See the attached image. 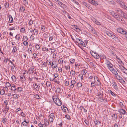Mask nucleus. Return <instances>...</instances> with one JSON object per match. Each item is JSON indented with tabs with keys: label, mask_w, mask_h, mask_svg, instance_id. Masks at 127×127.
<instances>
[{
	"label": "nucleus",
	"mask_w": 127,
	"mask_h": 127,
	"mask_svg": "<svg viewBox=\"0 0 127 127\" xmlns=\"http://www.w3.org/2000/svg\"><path fill=\"white\" fill-rule=\"evenodd\" d=\"M25 9V8L24 7L22 6L20 7V10L21 12H24Z\"/></svg>",
	"instance_id": "nucleus-25"
},
{
	"label": "nucleus",
	"mask_w": 127,
	"mask_h": 127,
	"mask_svg": "<svg viewBox=\"0 0 127 127\" xmlns=\"http://www.w3.org/2000/svg\"><path fill=\"white\" fill-rule=\"evenodd\" d=\"M90 53L92 56L96 59H99L100 58V56L98 54L95 52H94L93 51H91Z\"/></svg>",
	"instance_id": "nucleus-2"
},
{
	"label": "nucleus",
	"mask_w": 127,
	"mask_h": 127,
	"mask_svg": "<svg viewBox=\"0 0 127 127\" xmlns=\"http://www.w3.org/2000/svg\"><path fill=\"white\" fill-rule=\"evenodd\" d=\"M65 117L68 120H70V116L69 115L67 114L65 116Z\"/></svg>",
	"instance_id": "nucleus-54"
},
{
	"label": "nucleus",
	"mask_w": 127,
	"mask_h": 127,
	"mask_svg": "<svg viewBox=\"0 0 127 127\" xmlns=\"http://www.w3.org/2000/svg\"><path fill=\"white\" fill-rule=\"evenodd\" d=\"M20 36L19 35H17L15 37L16 39L19 40L20 39Z\"/></svg>",
	"instance_id": "nucleus-56"
},
{
	"label": "nucleus",
	"mask_w": 127,
	"mask_h": 127,
	"mask_svg": "<svg viewBox=\"0 0 127 127\" xmlns=\"http://www.w3.org/2000/svg\"><path fill=\"white\" fill-rule=\"evenodd\" d=\"M53 80L54 81V82L55 83H57L58 84H59L60 83V82L59 81H57L56 79H55V78H54V79H53Z\"/></svg>",
	"instance_id": "nucleus-37"
},
{
	"label": "nucleus",
	"mask_w": 127,
	"mask_h": 127,
	"mask_svg": "<svg viewBox=\"0 0 127 127\" xmlns=\"http://www.w3.org/2000/svg\"><path fill=\"white\" fill-rule=\"evenodd\" d=\"M28 39V37L27 36H24L23 38V40L24 41H27Z\"/></svg>",
	"instance_id": "nucleus-34"
},
{
	"label": "nucleus",
	"mask_w": 127,
	"mask_h": 127,
	"mask_svg": "<svg viewBox=\"0 0 127 127\" xmlns=\"http://www.w3.org/2000/svg\"><path fill=\"white\" fill-rule=\"evenodd\" d=\"M60 6L62 8L65 7V5L62 2L61 4V6Z\"/></svg>",
	"instance_id": "nucleus-60"
},
{
	"label": "nucleus",
	"mask_w": 127,
	"mask_h": 127,
	"mask_svg": "<svg viewBox=\"0 0 127 127\" xmlns=\"http://www.w3.org/2000/svg\"><path fill=\"white\" fill-rule=\"evenodd\" d=\"M40 97L41 96H40L38 94L35 95H34V97L36 99H41V98Z\"/></svg>",
	"instance_id": "nucleus-22"
},
{
	"label": "nucleus",
	"mask_w": 127,
	"mask_h": 127,
	"mask_svg": "<svg viewBox=\"0 0 127 127\" xmlns=\"http://www.w3.org/2000/svg\"><path fill=\"white\" fill-rule=\"evenodd\" d=\"M9 107H8L7 106H6L5 107V109L3 111L4 112V111L6 113L8 111V110L9 109Z\"/></svg>",
	"instance_id": "nucleus-19"
},
{
	"label": "nucleus",
	"mask_w": 127,
	"mask_h": 127,
	"mask_svg": "<svg viewBox=\"0 0 127 127\" xmlns=\"http://www.w3.org/2000/svg\"><path fill=\"white\" fill-rule=\"evenodd\" d=\"M117 75V76H116V77L117 79V80H120L122 79V78L120 76L118 75H118Z\"/></svg>",
	"instance_id": "nucleus-40"
},
{
	"label": "nucleus",
	"mask_w": 127,
	"mask_h": 127,
	"mask_svg": "<svg viewBox=\"0 0 127 127\" xmlns=\"http://www.w3.org/2000/svg\"><path fill=\"white\" fill-rule=\"evenodd\" d=\"M4 5L5 7L8 8L9 6V4L8 3L6 2L5 3Z\"/></svg>",
	"instance_id": "nucleus-45"
},
{
	"label": "nucleus",
	"mask_w": 127,
	"mask_h": 127,
	"mask_svg": "<svg viewBox=\"0 0 127 127\" xmlns=\"http://www.w3.org/2000/svg\"><path fill=\"white\" fill-rule=\"evenodd\" d=\"M118 111L120 114H125L126 113V112L124 109H119V110Z\"/></svg>",
	"instance_id": "nucleus-9"
},
{
	"label": "nucleus",
	"mask_w": 127,
	"mask_h": 127,
	"mask_svg": "<svg viewBox=\"0 0 127 127\" xmlns=\"http://www.w3.org/2000/svg\"><path fill=\"white\" fill-rule=\"evenodd\" d=\"M100 58L101 59H105L106 58V56L104 55H101L100 56Z\"/></svg>",
	"instance_id": "nucleus-29"
},
{
	"label": "nucleus",
	"mask_w": 127,
	"mask_h": 127,
	"mask_svg": "<svg viewBox=\"0 0 127 127\" xmlns=\"http://www.w3.org/2000/svg\"><path fill=\"white\" fill-rule=\"evenodd\" d=\"M75 60V59H71L70 60V63L72 64L74 62Z\"/></svg>",
	"instance_id": "nucleus-51"
},
{
	"label": "nucleus",
	"mask_w": 127,
	"mask_h": 127,
	"mask_svg": "<svg viewBox=\"0 0 127 127\" xmlns=\"http://www.w3.org/2000/svg\"><path fill=\"white\" fill-rule=\"evenodd\" d=\"M114 17H115L116 19H119L120 20V16L118 14L114 13Z\"/></svg>",
	"instance_id": "nucleus-13"
},
{
	"label": "nucleus",
	"mask_w": 127,
	"mask_h": 127,
	"mask_svg": "<svg viewBox=\"0 0 127 127\" xmlns=\"http://www.w3.org/2000/svg\"><path fill=\"white\" fill-rule=\"evenodd\" d=\"M112 72L116 75H118V73L117 72L115 69L113 71H112Z\"/></svg>",
	"instance_id": "nucleus-59"
},
{
	"label": "nucleus",
	"mask_w": 127,
	"mask_h": 127,
	"mask_svg": "<svg viewBox=\"0 0 127 127\" xmlns=\"http://www.w3.org/2000/svg\"><path fill=\"white\" fill-rule=\"evenodd\" d=\"M5 92L3 90H1L0 91V94L1 95H3L5 94Z\"/></svg>",
	"instance_id": "nucleus-32"
},
{
	"label": "nucleus",
	"mask_w": 127,
	"mask_h": 127,
	"mask_svg": "<svg viewBox=\"0 0 127 127\" xmlns=\"http://www.w3.org/2000/svg\"><path fill=\"white\" fill-rule=\"evenodd\" d=\"M121 70L123 73L127 74V69L124 67H123V68Z\"/></svg>",
	"instance_id": "nucleus-16"
},
{
	"label": "nucleus",
	"mask_w": 127,
	"mask_h": 127,
	"mask_svg": "<svg viewBox=\"0 0 127 127\" xmlns=\"http://www.w3.org/2000/svg\"><path fill=\"white\" fill-rule=\"evenodd\" d=\"M70 73H72V75L74 76L75 75V71H73L72 70L71 71Z\"/></svg>",
	"instance_id": "nucleus-42"
},
{
	"label": "nucleus",
	"mask_w": 127,
	"mask_h": 127,
	"mask_svg": "<svg viewBox=\"0 0 127 127\" xmlns=\"http://www.w3.org/2000/svg\"><path fill=\"white\" fill-rule=\"evenodd\" d=\"M40 45L38 44H36L35 46V48L36 49H39L40 48Z\"/></svg>",
	"instance_id": "nucleus-49"
},
{
	"label": "nucleus",
	"mask_w": 127,
	"mask_h": 127,
	"mask_svg": "<svg viewBox=\"0 0 127 127\" xmlns=\"http://www.w3.org/2000/svg\"><path fill=\"white\" fill-rule=\"evenodd\" d=\"M127 32L125 30L123 29V31H122V32H121V33H122L123 34H125L126 35L127 34H126Z\"/></svg>",
	"instance_id": "nucleus-50"
},
{
	"label": "nucleus",
	"mask_w": 127,
	"mask_h": 127,
	"mask_svg": "<svg viewBox=\"0 0 127 127\" xmlns=\"http://www.w3.org/2000/svg\"><path fill=\"white\" fill-rule=\"evenodd\" d=\"M56 87L57 88L56 89V90L55 92H56V93L57 92L58 94H59L61 91V89L60 88H59V87H58V86H57Z\"/></svg>",
	"instance_id": "nucleus-17"
},
{
	"label": "nucleus",
	"mask_w": 127,
	"mask_h": 127,
	"mask_svg": "<svg viewBox=\"0 0 127 127\" xmlns=\"http://www.w3.org/2000/svg\"><path fill=\"white\" fill-rule=\"evenodd\" d=\"M121 5L122 6V7L124 9L127 10V7L123 3Z\"/></svg>",
	"instance_id": "nucleus-27"
},
{
	"label": "nucleus",
	"mask_w": 127,
	"mask_h": 127,
	"mask_svg": "<svg viewBox=\"0 0 127 127\" xmlns=\"http://www.w3.org/2000/svg\"><path fill=\"white\" fill-rule=\"evenodd\" d=\"M81 45L83 47H86V45L81 40L80 42L79 43V45Z\"/></svg>",
	"instance_id": "nucleus-23"
},
{
	"label": "nucleus",
	"mask_w": 127,
	"mask_h": 127,
	"mask_svg": "<svg viewBox=\"0 0 127 127\" xmlns=\"http://www.w3.org/2000/svg\"><path fill=\"white\" fill-rule=\"evenodd\" d=\"M3 120L2 122L3 123H6V121L7 120L6 118L5 117H3L2 118Z\"/></svg>",
	"instance_id": "nucleus-48"
},
{
	"label": "nucleus",
	"mask_w": 127,
	"mask_h": 127,
	"mask_svg": "<svg viewBox=\"0 0 127 127\" xmlns=\"http://www.w3.org/2000/svg\"><path fill=\"white\" fill-rule=\"evenodd\" d=\"M95 82H92L91 83V86L92 87H94L95 86Z\"/></svg>",
	"instance_id": "nucleus-31"
},
{
	"label": "nucleus",
	"mask_w": 127,
	"mask_h": 127,
	"mask_svg": "<svg viewBox=\"0 0 127 127\" xmlns=\"http://www.w3.org/2000/svg\"><path fill=\"white\" fill-rule=\"evenodd\" d=\"M22 88L21 87H18L17 88V89L16 91L18 92L21 91H22Z\"/></svg>",
	"instance_id": "nucleus-33"
},
{
	"label": "nucleus",
	"mask_w": 127,
	"mask_h": 127,
	"mask_svg": "<svg viewBox=\"0 0 127 127\" xmlns=\"http://www.w3.org/2000/svg\"><path fill=\"white\" fill-rule=\"evenodd\" d=\"M12 95L13 96V97L14 98L16 99H18V95L16 94H13Z\"/></svg>",
	"instance_id": "nucleus-20"
},
{
	"label": "nucleus",
	"mask_w": 127,
	"mask_h": 127,
	"mask_svg": "<svg viewBox=\"0 0 127 127\" xmlns=\"http://www.w3.org/2000/svg\"><path fill=\"white\" fill-rule=\"evenodd\" d=\"M82 85V84L80 82H79L77 84V86L78 87H81Z\"/></svg>",
	"instance_id": "nucleus-39"
},
{
	"label": "nucleus",
	"mask_w": 127,
	"mask_h": 127,
	"mask_svg": "<svg viewBox=\"0 0 127 127\" xmlns=\"http://www.w3.org/2000/svg\"><path fill=\"white\" fill-rule=\"evenodd\" d=\"M108 92H109L113 96H116L117 95L116 94H115L111 90H108Z\"/></svg>",
	"instance_id": "nucleus-10"
},
{
	"label": "nucleus",
	"mask_w": 127,
	"mask_h": 127,
	"mask_svg": "<svg viewBox=\"0 0 127 127\" xmlns=\"http://www.w3.org/2000/svg\"><path fill=\"white\" fill-rule=\"evenodd\" d=\"M71 83L72 84L74 85L76 83V81L74 80H72L71 82Z\"/></svg>",
	"instance_id": "nucleus-63"
},
{
	"label": "nucleus",
	"mask_w": 127,
	"mask_h": 127,
	"mask_svg": "<svg viewBox=\"0 0 127 127\" xmlns=\"http://www.w3.org/2000/svg\"><path fill=\"white\" fill-rule=\"evenodd\" d=\"M49 121L50 122H52L53 121V119L52 117H49Z\"/></svg>",
	"instance_id": "nucleus-35"
},
{
	"label": "nucleus",
	"mask_w": 127,
	"mask_h": 127,
	"mask_svg": "<svg viewBox=\"0 0 127 127\" xmlns=\"http://www.w3.org/2000/svg\"><path fill=\"white\" fill-rule=\"evenodd\" d=\"M117 31L118 32L121 33L123 31V29L121 28H119L117 29Z\"/></svg>",
	"instance_id": "nucleus-28"
},
{
	"label": "nucleus",
	"mask_w": 127,
	"mask_h": 127,
	"mask_svg": "<svg viewBox=\"0 0 127 127\" xmlns=\"http://www.w3.org/2000/svg\"><path fill=\"white\" fill-rule=\"evenodd\" d=\"M33 71L32 68L31 69L30 68L28 69V71L29 72V73L31 74L32 73Z\"/></svg>",
	"instance_id": "nucleus-41"
},
{
	"label": "nucleus",
	"mask_w": 127,
	"mask_h": 127,
	"mask_svg": "<svg viewBox=\"0 0 127 127\" xmlns=\"http://www.w3.org/2000/svg\"><path fill=\"white\" fill-rule=\"evenodd\" d=\"M83 4L84 5L89 9L90 10L92 9V8L90 7V5L88 4H87L86 3L84 2L83 3Z\"/></svg>",
	"instance_id": "nucleus-12"
},
{
	"label": "nucleus",
	"mask_w": 127,
	"mask_h": 127,
	"mask_svg": "<svg viewBox=\"0 0 127 127\" xmlns=\"http://www.w3.org/2000/svg\"><path fill=\"white\" fill-rule=\"evenodd\" d=\"M58 62L59 64H62L63 62V60L62 58H61L59 59L58 61Z\"/></svg>",
	"instance_id": "nucleus-18"
},
{
	"label": "nucleus",
	"mask_w": 127,
	"mask_h": 127,
	"mask_svg": "<svg viewBox=\"0 0 127 127\" xmlns=\"http://www.w3.org/2000/svg\"><path fill=\"white\" fill-rule=\"evenodd\" d=\"M113 84L114 85V88L116 90H117L118 89L117 85L116 83L115 82H114L113 83Z\"/></svg>",
	"instance_id": "nucleus-15"
},
{
	"label": "nucleus",
	"mask_w": 127,
	"mask_h": 127,
	"mask_svg": "<svg viewBox=\"0 0 127 127\" xmlns=\"http://www.w3.org/2000/svg\"><path fill=\"white\" fill-rule=\"evenodd\" d=\"M35 86H34V89L37 91H39V87L38 85L36 83H35Z\"/></svg>",
	"instance_id": "nucleus-14"
},
{
	"label": "nucleus",
	"mask_w": 127,
	"mask_h": 127,
	"mask_svg": "<svg viewBox=\"0 0 127 127\" xmlns=\"http://www.w3.org/2000/svg\"><path fill=\"white\" fill-rule=\"evenodd\" d=\"M116 2L118 3H119L121 5L123 3L121 1V0H116Z\"/></svg>",
	"instance_id": "nucleus-43"
},
{
	"label": "nucleus",
	"mask_w": 127,
	"mask_h": 127,
	"mask_svg": "<svg viewBox=\"0 0 127 127\" xmlns=\"http://www.w3.org/2000/svg\"><path fill=\"white\" fill-rule=\"evenodd\" d=\"M112 117L115 118L116 119H117V115H116L115 114H113V115Z\"/></svg>",
	"instance_id": "nucleus-62"
},
{
	"label": "nucleus",
	"mask_w": 127,
	"mask_h": 127,
	"mask_svg": "<svg viewBox=\"0 0 127 127\" xmlns=\"http://www.w3.org/2000/svg\"><path fill=\"white\" fill-rule=\"evenodd\" d=\"M49 5L50 6H53V5L52 2L50 0H49L48 3Z\"/></svg>",
	"instance_id": "nucleus-26"
},
{
	"label": "nucleus",
	"mask_w": 127,
	"mask_h": 127,
	"mask_svg": "<svg viewBox=\"0 0 127 127\" xmlns=\"http://www.w3.org/2000/svg\"><path fill=\"white\" fill-rule=\"evenodd\" d=\"M42 66L43 67H46L47 66L46 63L45 62H44L42 64Z\"/></svg>",
	"instance_id": "nucleus-53"
},
{
	"label": "nucleus",
	"mask_w": 127,
	"mask_h": 127,
	"mask_svg": "<svg viewBox=\"0 0 127 127\" xmlns=\"http://www.w3.org/2000/svg\"><path fill=\"white\" fill-rule=\"evenodd\" d=\"M11 90L14 91V93H16L17 90V89L16 88L15 86H12L11 87Z\"/></svg>",
	"instance_id": "nucleus-11"
},
{
	"label": "nucleus",
	"mask_w": 127,
	"mask_h": 127,
	"mask_svg": "<svg viewBox=\"0 0 127 127\" xmlns=\"http://www.w3.org/2000/svg\"><path fill=\"white\" fill-rule=\"evenodd\" d=\"M89 2L93 5H98L97 2L95 0H89Z\"/></svg>",
	"instance_id": "nucleus-5"
},
{
	"label": "nucleus",
	"mask_w": 127,
	"mask_h": 127,
	"mask_svg": "<svg viewBox=\"0 0 127 127\" xmlns=\"http://www.w3.org/2000/svg\"><path fill=\"white\" fill-rule=\"evenodd\" d=\"M44 125H45V126H46V124L45 123L42 124L40 122L38 124V126L40 127H42L44 126Z\"/></svg>",
	"instance_id": "nucleus-38"
},
{
	"label": "nucleus",
	"mask_w": 127,
	"mask_h": 127,
	"mask_svg": "<svg viewBox=\"0 0 127 127\" xmlns=\"http://www.w3.org/2000/svg\"><path fill=\"white\" fill-rule=\"evenodd\" d=\"M25 29L23 27H22L21 28L20 31L23 33H24L25 32Z\"/></svg>",
	"instance_id": "nucleus-47"
},
{
	"label": "nucleus",
	"mask_w": 127,
	"mask_h": 127,
	"mask_svg": "<svg viewBox=\"0 0 127 127\" xmlns=\"http://www.w3.org/2000/svg\"><path fill=\"white\" fill-rule=\"evenodd\" d=\"M58 65V64L55 61H53L51 64V66L52 68L54 69Z\"/></svg>",
	"instance_id": "nucleus-3"
},
{
	"label": "nucleus",
	"mask_w": 127,
	"mask_h": 127,
	"mask_svg": "<svg viewBox=\"0 0 127 127\" xmlns=\"http://www.w3.org/2000/svg\"><path fill=\"white\" fill-rule=\"evenodd\" d=\"M120 82L122 83L123 84H125L126 83L124 81V80L123 79V78L121 79V80H120Z\"/></svg>",
	"instance_id": "nucleus-52"
},
{
	"label": "nucleus",
	"mask_w": 127,
	"mask_h": 127,
	"mask_svg": "<svg viewBox=\"0 0 127 127\" xmlns=\"http://www.w3.org/2000/svg\"><path fill=\"white\" fill-rule=\"evenodd\" d=\"M18 48L16 46H14L12 51V52H13L14 54L15 53L17 52L18 51Z\"/></svg>",
	"instance_id": "nucleus-7"
},
{
	"label": "nucleus",
	"mask_w": 127,
	"mask_h": 127,
	"mask_svg": "<svg viewBox=\"0 0 127 127\" xmlns=\"http://www.w3.org/2000/svg\"><path fill=\"white\" fill-rule=\"evenodd\" d=\"M65 68L66 69V70L67 71H68V72L70 71V67L69 65L66 66H65Z\"/></svg>",
	"instance_id": "nucleus-24"
},
{
	"label": "nucleus",
	"mask_w": 127,
	"mask_h": 127,
	"mask_svg": "<svg viewBox=\"0 0 127 127\" xmlns=\"http://www.w3.org/2000/svg\"><path fill=\"white\" fill-rule=\"evenodd\" d=\"M33 57H34V59H35L37 57V54L36 53H34L33 54Z\"/></svg>",
	"instance_id": "nucleus-61"
},
{
	"label": "nucleus",
	"mask_w": 127,
	"mask_h": 127,
	"mask_svg": "<svg viewBox=\"0 0 127 127\" xmlns=\"http://www.w3.org/2000/svg\"><path fill=\"white\" fill-rule=\"evenodd\" d=\"M8 16L9 18V23H12L13 21V18L12 16L10 15H8Z\"/></svg>",
	"instance_id": "nucleus-6"
},
{
	"label": "nucleus",
	"mask_w": 127,
	"mask_h": 127,
	"mask_svg": "<svg viewBox=\"0 0 127 127\" xmlns=\"http://www.w3.org/2000/svg\"><path fill=\"white\" fill-rule=\"evenodd\" d=\"M53 99L54 102L57 105L60 106L61 105V102L57 96H55L53 98Z\"/></svg>",
	"instance_id": "nucleus-1"
},
{
	"label": "nucleus",
	"mask_w": 127,
	"mask_h": 127,
	"mask_svg": "<svg viewBox=\"0 0 127 127\" xmlns=\"http://www.w3.org/2000/svg\"><path fill=\"white\" fill-rule=\"evenodd\" d=\"M113 39L117 41H119V39L118 37L116 35L114 37Z\"/></svg>",
	"instance_id": "nucleus-46"
},
{
	"label": "nucleus",
	"mask_w": 127,
	"mask_h": 127,
	"mask_svg": "<svg viewBox=\"0 0 127 127\" xmlns=\"http://www.w3.org/2000/svg\"><path fill=\"white\" fill-rule=\"evenodd\" d=\"M62 107H63V108L62 109V110L63 111V112H66V110H68V109L67 108L65 107V106L63 105L61 107V108H62Z\"/></svg>",
	"instance_id": "nucleus-8"
},
{
	"label": "nucleus",
	"mask_w": 127,
	"mask_h": 127,
	"mask_svg": "<svg viewBox=\"0 0 127 127\" xmlns=\"http://www.w3.org/2000/svg\"><path fill=\"white\" fill-rule=\"evenodd\" d=\"M76 40L73 39V41L77 45H78L80 47L79 45V43L80 42V41L81 39L75 36Z\"/></svg>",
	"instance_id": "nucleus-4"
},
{
	"label": "nucleus",
	"mask_w": 127,
	"mask_h": 127,
	"mask_svg": "<svg viewBox=\"0 0 127 127\" xmlns=\"http://www.w3.org/2000/svg\"><path fill=\"white\" fill-rule=\"evenodd\" d=\"M109 36L111 37V36L112 35V33H111L109 32H107L106 33Z\"/></svg>",
	"instance_id": "nucleus-58"
},
{
	"label": "nucleus",
	"mask_w": 127,
	"mask_h": 127,
	"mask_svg": "<svg viewBox=\"0 0 127 127\" xmlns=\"http://www.w3.org/2000/svg\"><path fill=\"white\" fill-rule=\"evenodd\" d=\"M50 49L51 50V52L53 53H54L56 51V49L54 47L51 48Z\"/></svg>",
	"instance_id": "nucleus-36"
},
{
	"label": "nucleus",
	"mask_w": 127,
	"mask_h": 127,
	"mask_svg": "<svg viewBox=\"0 0 127 127\" xmlns=\"http://www.w3.org/2000/svg\"><path fill=\"white\" fill-rule=\"evenodd\" d=\"M42 50H43L44 51L48 50V48L46 47H43L42 48Z\"/></svg>",
	"instance_id": "nucleus-55"
},
{
	"label": "nucleus",
	"mask_w": 127,
	"mask_h": 127,
	"mask_svg": "<svg viewBox=\"0 0 127 127\" xmlns=\"http://www.w3.org/2000/svg\"><path fill=\"white\" fill-rule=\"evenodd\" d=\"M21 124H22L24 126H27V123L24 122H22Z\"/></svg>",
	"instance_id": "nucleus-64"
},
{
	"label": "nucleus",
	"mask_w": 127,
	"mask_h": 127,
	"mask_svg": "<svg viewBox=\"0 0 127 127\" xmlns=\"http://www.w3.org/2000/svg\"><path fill=\"white\" fill-rule=\"evenodd\" d=\"M23 43L24 45L25 46H26L28 45V43L27 42V41H24Z\"/></svg>",
	"instance_id": "nucleus-57"
},
{
	"label": "nucleus",
	"mask_w": 127,
	"mask_h": 127,
	"mask_svg": "<svg viewBox=\"0 0 127 127\" xmlns=\"http://www.w3.org/2000/svg\"><path fill=\"white\" fill-rule=\"evenodd\" d=\"M121 16L123 17L125 19H127V14L125 13L123 15H121Z\"/></svg>",
	"instance_id": "nucleus-30"
},
{
	"label": "nucleus",
	"mask_w": 127,
	"mask_h": 127,
	"mask_svg": "<svg viewBox=\"0 0 127 127\" xmlns=\"http://www.w3.org/2000/svg\"><path fill=\"white\" fill-rule=\"evenodd\" d=\"M46 84L47 87H51V83H50V82L48 81L46 83Z\"/></svg>",
	"instance_id": "nucleus-21"
},
{
	"label": "nucleus",
	"mask_w": 127,
	"mask_h": 127,
	"mask_svg": "<svg viewBox=\"0 0 127 127\" xmlns=\"http://www.w3.org/2000/svg\"><path fill=\"white\" fill-rule=\"evenodd\" d=\"M33 23V20H30L29 22V25H32Z\"/></svg>",
	"instance_id": "nucleus-44"
}]
</instances>
